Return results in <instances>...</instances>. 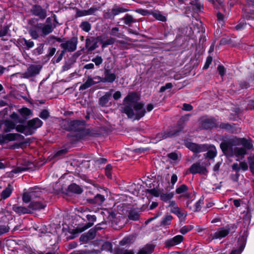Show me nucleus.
Segmentation results:
<instances>
[{"mask_svg":"<svg viewBox=\"0 0 254 254\" xmlns=\"http://www.w3.org/2000/svg\"><path fill=\"white\" fill-rule=\"evenodd\" d=\"M140 95L135 91L128 93L123 100L124 107H122V112L125 114L128 118L131 119L134 117V120L139 121L146 113L144 108V102H139Z\"/></svg>","mask_w":254,"mask_h":254,"instance_id":"f257e3e1","label":"nucleus"},{"mask_svg":"<svg viewBox=\"0 0 254 254\" xmlns=\"http://www.w3.org/2000/svg\"><path fill=\"white\" fill-rule=\"evenodd\" d=\"M85 122L83 120H65L64 123L63 128L66 131L77 132L75 136L79 139V136L82 134L85 128Z\"/></svg>","mask_w":254,"mask_h":254,"instance_id":"f03ea898","label":"nucleus"},{"mask_svg":"<svg viewBox=\"0 0 254 254\" xmlns=\"http://www.w3.org/2000/svg\"><path fill=\"white\" fill-rule=\"evenodd\" d=\"M18 111L19 115L15 112H13L10 115V117L12 120L19 124H25L27 120L30 118V116L32 115V111L27 107H22Z\"/></svg>","mask_w":254,"mask_h":254,"instance_id":"7ed1b4c3","label":"nucleus"},{"mask_svg":"<svg viewBox=\"0 0 254 254\" xmlns=\"http://www.w3.org/2000/svg\"><path fill=\"white\" fill-rule=\"evenodd\" d=\"M100 193H96L93 197H88L86 199V202L91 205H102L106 200V197H108V189L101 188L99 190Z\"/></svg>","mask_w":254,"mask_h":254,"instance_id":"20e7f679","label":"nucleus"},{"mask_svg":"<svg viewBox=\"0 0 254 254\" xmlns=\"http://www.w3.org/2000/svg\"><path fill=\"white\" fill-rule=\"evenodd\" d=\"M31 8L29 12L34 16L37 17L38 19L41 20H44L47 16V11L46 8L43 7L39 4L30 3Z\"/></svg>","mask_w":254,"mask_h":254,"instance_id":"39448f33","label":"nucleus"},{"mask_svg":"<svg viewBox=\"0 0 254 254\" xmlns=\"http://www.w3.org/2000/svg\"><path fill=\"white\" fill-rule=\"evenodd\" d=\"M26 134L31 135L35 133L37 128L41 127L43 122L38 118H35L31 120L26 121Z\"/></svg>","mask_w":254,"mask_h":254,"instance_id":"423d86ee","label":"nucleus"},{"mask_svg":"<svg viewBox=\"0 0 254 254\" xmlns=\"http://www.w3.org/2000/svg\"><path fill=\"white\" fill-rule=\"evenodd\" d=\"M184 145L190 150L195 153L205 152L208 149V145L207 144H198L189 141L188 139L184 140Z\"/></svg>","mask_w":254,"mask_h":254,"instance_id":"0eeeda50","label":"nucleus"},{"mask_svg":"<svg viewBox=\"0 0 254 254\" xmlns=\"http://www.w3.org/2000/svg\"><path fill=\"white\" fill-rule=\"evenodd\" d=\"M24 139V136L18 133H8L1 135V145L10 141H21Z\"/></svg>","mask_w":254,"mask_h":254,"instance_id":"6e6552de","label":"nucleus"},{"mask_svg":"<svg viewBox=\"0 0 254 254\" xmlns=\"http://www.w3.org/2000/svg\"><path fill=\"white\" fill-rule=\"evenodd\" d=\"M200 127L204 129L212 130L218 128V123L214 117H210L202 120L200 122Z\"/></svg>","mask_w":254,"mask_h":254,"instance_id":"1a4fd4ad","label":"nucleus"},{"mask_svg":"<svg viewBox=\"0 0 254 254\" xmlns=\"http://www.w3.org/2000/svg\"><path fill=\"white\" fill-rule=\"evenodd\" d=\"M78 43V39L77 37L73 36L71 37L69 40L63 43L60 45L62 48L69 52H73L75 51L77 48V44Z\"/></svg>","mask_w":254,"mask_h":254,"instance_id":"9d476101","label":"nucleus"},{"mask_svg":"<svg viewBox=\"0 0 254 254\" xmlns=\"http://www.w3.org/2000/svg\"><path fill=\"white\" fill-rule=\"evenodd\" d=\"M88 222L85 224L82 227H77L76 229L72 230V234H76L78 233H81L86 229L90 228L94 225V223L96 221V216L95 215L88 214L86 216Z\"/></svg>","mask_w":254,"mask_h":254,"instance_id":"9b49d317","label":"nucleus"},{"mask_svg":"<svg viewBox=\"0 0 254 254\" xmlns=\"http://www.w3.org/2000/svg\"><path fill=\"white\" fill-rule=\"evenodd\" d=\"M218 128L224 129L231 133H237L240 131L241 128L239 127V125L236 124H229L228 123L221 122L218 123Z\"/></svg>","mask_w":254,"mask_h":254,"instance_id":"f8f14e48","label":"nucleus"},{"mask_svg":"<svg viewBox=\"0 0 254 254\" xmlns=\"http://www.w3.org/2000/svg\"><path fill=\"white\" fill-rule=\"evenodd\" d=\"M179 131L176 128L168 129L157 133L156 137L161 140L167 138L176 137L179 135Z\"/></svg>","mask_w":254,"mask_h":254,"instance_id":"ddd939ff","label":"nucleus"},{"mask_svg":"<svg viewBox=\"0 0 254 254\" xmlns=\"http://www.w3.org/2000/svg\"><path fill=\"white\" fill-rule=\"evenodd\" d=\"M47 205L46 202L44 200H33L29 204L28 207L30 210V214H31L34 211H39L44 209L47 207Z\"/></svg>","mask_w":254,"mask_h":254,"instance_id":"4468645a","label":"nucleus"},{"mask_svg":"<svg viewBox=\"0 0 254 254\" xmlns=\"http://www.w3.org/2000/svg\"><path fill=\"white\" fill-rule=\"evenodd\" d=\"M220 147L226 156L228 157L234 156L233 147L229 140L221 142L220 144Z\"/></svg>","mask_w":254,"mask_h":254,"instance_id":"2eb2a0df","label":"nucleus"},{"mask_svg":"<svg viewBox=\"0 0 254 254\" xmlns=\"http://www.w3.org/2000/svg\"><path fill=\"white\" fill-rule=\"evenodd\" d=\"M190 173L192 174H199L205 175L207 173L206 168L200 165L199 162H196L192 164L189 169Z\"/></svg>","mask_w":254,"mask_h":254,"instance_id":"dca6fc26","label":"nucleus"},{"mask_svg":"<svg viewBox=\"0 0 254 254\" xmlns=\"http://www.w3.org/2000/svg\"><path fill=\"white\" fill-rule=\"evenodd\" d=\"M42 68L40 64H31L25 72L24 76L26 78L33 77L38 74Z\"/></svg>","mask_w":254,"mask_h":254,"instance_id":"f3484780","label":"nucleus"},{"mask_svg":"<svg viewBox=\"0 0 254 254\" xmlns=\"http://www.w3.org/2000/svg\"><path fill=\"white\" fill-rule=\"evenodd\" d=\"M191 116V114H187L182 116L178 121L176 124V129L179 132H181L185 127L187 122L189 121L190 118Z\"/></svg>","mask_w":254,"mask_h":254,"instance_id":"a211bd4d","label":"nucleus"},{"mask_svg":"<svg viewBox=\"0 0 254 254\" xmlns=\"http://www.w3.org/2000/svg\"><path fill=\"white\" fill-rule=\"evenodd\" d=\"M228 235V231L226 230L225 227H222L217 229L215 232L211 233L210 236L212 240H221Z\"/></svg>","mask_w":254,"mask_h":254,"instance_id":"6ab92c4d","label":"nucleus"},{"mask_svg":"<svg viewBox=\"0 0 254 254\" xmlns=\"http://www.w3.org/2000/svg\"><path fill=\"white\" fill-rule=\"evenodd\" d=\"M239 88L241 89H247L254 84V74L251 75L247 79L238 81Z\"/></svg>","mask_w":254,"mask_h":254,"instance_id":"aec40b11","label":"nucleus"},{"mask_svg":"<svg viewBox=\"0 0 254 254\" xmlns=\"http://www.w3.org/2000/svg\"><path fill=\"white\" fill-rule=\"evenodd\" d=\"M103 77L104 83H113L118 78L114 73H112L111 69H105Z\"/></svg>","mask_w":254,"mask_h":254,"instance_id":"412c9836","label":"nucleus"},{"mask_svg":"<svg viewBox=\"0 0 254 254\" xmlns=\"http://www.w3.org/2000/svg\"><path fill=\"white\" fill-rule=\"evenodd\" d=\"M4 125V128L3 131L5 133H7L11 131L15 128L16 123L14 120L11 121L10 120H1V125Z\"/></svg>","mask_w":254,"mask_h":254,"instance_id":"4be33fe9","label":"nucleus"},{"mask_svg":"<svg viewBox=\"0 0 254 254\" xmlns=\"http://www.w3.org/2000/svg\"><path fill=\"white\" fill-rule=\"evenodd\" d=\"M248 234V230L246 232H245L244 233V235H243L240 241L241 243L240 244L239 247L238 249L233 250L229 254H241L242 252L243 251L246 244V238H245V235L247 236Z\"/></svg>","mask_w":254,"mask_h":254,"instance_id":"5701e85b","label":"nucleus"},{"mask_svg":"<svg viewBox=\"0 0 254 254\" xmlns=\"http://www.w3.org/2000/svg\"><path fill=\"white\" fill-rule=\"evenodd\" d=\"M12 210L19 215L25 214H30V210L29 207H27L18 206L17 204H14L12 206Z\"/></svg>","mask_w":254,"mask_h":254,"instance_id":"b1692460","label":"nucleus"},{"mask_svg":"<svg viewBox=\"0 0 254 254\" xmlns=\"http://www.w3.org/2000/svg\"><path fill=\"white\" fill-rule=\"evenodd\" d=\"M13 191V187L10 183L1 192V200L8 198Z\"/></svg>","mask_w":254,"mask_h":254,"instance_id":"393cba45","label":"nucleus"},{"mask_svg":"<svg viewBox=\"0 0 254 254\" xmlns=\"http://www.w3.org/2000/svg\"><path fill=\"white\" fill-rule=\"evenodd\" d=\"M67 192L80 194L83 192V189L75 183H72L68 186L67 190Z\"/></svg>","mask_w":254,"mask_h":254,"instance_id":"a878e982","label":"nucleus"},{"mask_svg":"<svg viewBox=\"0 0 254 254\" xmlns=\"http://www.w3.org/2000/svg\"><path fill=\"white\" fill-rule=\"evenodd\" d=\"M155 247V245L147 244L139 250L137 254H151L154 252Z\"/></svg>","mask_w":254,"mask_h":254,"instance_id":"bb28decb","label":"nucleus"},{"mask_svg":"<svg viewBox=\"0 0 254 254\" xmlns=\"http://www.w3.org/2000/svg\"><path fill=\"white\" fill-rule=\"evenodd\" d=\"M112 91L113 90H111V91L106 92L103 96L99 98V104L101 107H105L106 106L112 96Z\"/></svg>","mask_w":254,"mask_h":254,"instance_id":"cd10ccee","label":"nucleus"},{"mask_svg":"<svg viewBox=\"0 0 254 254\" xmlns=\"http://www.w3.org/2000/svg\"><path fill=\"white\" fill-rule=\"evenodd\" d=\"M97 40L102 44L103 49L106 48L108 45H113L116 42V39L110 37L107 40H103L101 36H97Z\"/></svg>","mask_w":254,"mask_h":254,"instance_id":"c85d7f7f","label":"nucleus"},{"mask_svg":"<svg viewBox=\"0 0 254 254\" xmlns=\"http://www.w3.org/2000/svg\"><path fill=\"white\" fill-rule=\"evenodd\" d=\"M207 151V152L204 154L205 158L213 159L216 156L217 150L214 145H211L209 147L208 146V149Z\"/></svg>","mask_w":254,"mask_h":254,"instance_id":"c756f323","label":"nucleus"},{"mask_svg":"<svg viewBox=\"0 0 254 254\" xmlns=\"http://www.w3.org/2000/svg\"><path fill=\"white\" fill-rule=\"evenodd\" d=\"M94 85L93 79H92V77L91 76H88L85 82L80 86L79 90L81 91L86 90Z\"/></svg>","mask_w":254,"mask_h":254,"instance_id":"7c9ffc66","label":"nucleus"},{"mask_svg":"<svg viewBox=\"0 0 254 254\" xmlns=\"http://www.w3.org/2000/svg\"><path fill=\"white\" fill-rule=\"evenodd\" d=\"M241 145H243L244 148L246 150L253 149L254 145L251 139H247L246 138H242Z\"/></svg>","mask_w":254,"mask_h":254,"instance_id":"2f4dec72","label":"nucleus"},{"mask_svg":"<svg viewBox=\"0 0 254 254\" xmlns=\"http://www.w3.org/2000/svg\"><path fill=\"white\" fill-rule=\"evenodd\" d=\"M31 194H32V199L34 200L35 199L40 197L42 194V191L40 188L35 186L33 188H30Z\"/></svg>","mask_w":254,"mask_h":254,"instance_id":"473e14b6","label":"nucleus"},{"mask_svg":"<svg viewBox=\"0 0 254 254\" xmlns=\"http://www.w3.org/2000/svg\"><path fill=\"white\" fill-rule=\"evenodd\" d=\"M151 15L158 21L162 22H166L167 21L166 16L163 15L161 12L159 10H152Z\"/></svg>","mask_w":254,"mask_h":254,"instance_id":"72a5a7b5","label":"nucleus"},{"mask_svg":"<svg viewBox=\"0 0 254 254\" xmlns=\"http://www.w3.org/2000/svg\"><path fill=\"white\" fill-rule=\"evenodd\" d=\"M173 218V216L170 214H166L164 215L162 218V220L160 222V226H166L170 225Z\"/></svg>","mask_w":254,"mask_h":254,"instance_id":"f704fd0d","label":"nucleus"},{"mask_svg":"<svg viewBox=\"0 0 254 254\" xmlns=\"http://www.w3.org/2000/svg\"><path fill=\"white\" fill-rule=\"evenodd\" d=\"M56 25L53 26L52 24H43L42 32L44 35H47L52 33Z\"/></svg>","mask_w":254,"mask_h":254,"instance_id":"c9c22d12","label":"nucleus"},{"mask_svg":"<svg viewBox=\"0 0 254 254\" xmlns=\"http://www.w3.org/2000/svg\"><path fill=\"white\" fill-rule=\"evenodd\" d=\"M134 242V237L132 235H129L125 237L119 243L121 246H124L126 245L132 244Z\"/></svg>","mask_w":254,"mask_h":254,"instance_id":"e433bc0d","label":"nucleus"},{"mask_svg":"<svg viewBox=\"0 0 254 254\" xmlns=\"http://www.w3.org/2000/svg\"><path fill=\"white\" fill-rule=\"evenodd\" d=\"M251 209H250L249 206H247V212L244 214L243 217V225H245V226L247 224H249L251 222Z\"/></svg>","mask_w":254,"mask_h":254,"instance_id":"4c0bfd02","label":"nucleus"},{"mask_svg":"<svg viewBox=\"0 0 254 254\" xmlns=\"http://www.w3.org/2000/svg\"><path fill=\"white\" fill-rule=\"evenodd\" d=\"M109 34L112 36L117 37L119 38H123L124 35L119 32V28L117 27H113L109 31Z\"/></svg>","mask_w":254,"mask_h":254,"instance_id":"58836bf2","label":"nucleus"},{"mask_svg":"<svg viewBox=\"0 0 254 254\" xmlns=\"http://www.w3.org/2000/svg\"><path fill=\"white\" fill-rule=\"evenodd\" d=\"M234 155L238 157L241 156L244 158V155L247 153V150L243 147H235L233 149Z\"/></svg>","mask_w":254,"mask_h":254,"instance_id":"ea45409f","label":"nucleus"},{"mask_svg":"<svg viewBox=\"0 0 254 254\" xmlns=\"http://www.w3.org/2000/svg\"><path fill=\"white\" fill-rule=\"evenodd\" d=\"M38 47L32 51V54L34 56H38L43 54L44 51V43L37 44Z\"/></svg>","mask_w":254,"mask_h":254,"instance_id":"a19ab883","label":"nucleus"},{"mask_svg":"<svg viewBox=\"0 0 254 254\" xmlns=\"http://www.w3.org/2000/svg\"><path fill=\"white\" fill-rule=\"evenodd\" d=\"M123 20L124 21V23L128 26H130L132 23L137 22V20L134 19L131 15L127 14L123 18Z\"/></svg>","mask_w":254,"mask_h":254,"instance_id":"79ce46f5","label":"nucleus"},{"mask_svg":"<svg viewBox=\"0 0 254 254\" xmlns=\"http://www.w3.org/2000/svg\"><path fill=\"white\" fill-rule=\"evenodd\" d=\"M112 11L113 12V14H114V16H116L117 15H119L120 13H124L128 11L129 10L127 8L120 7L119 6L115 5L112 9Z\"/></svg>","mask_w":254,"mask_h":254,"instance_id":"37998d69","label":"nucleus"},{"mask_svg":"<svg viewBox=\"0 0 254 254\" xmlns=\"http://www.w3.org/2000/svg\"><path fill=\"white\" fill-rule=\"evenodd\" d=\"M15 129L18 132L23 133L25 136L29 135L26 134V130L27 129V127H26V124H20L17 125L16 124Z\"/></svg>","mask_w":254,"mask_h":254,"instance_id":"c03bdc74","label":"nucleus"},{"mask_svg":"<svg viewBox=\"0 0 254 254\" xmlns=\"http://www.w3.org/2000/svg\"><path fill=\"white\" fill-rule=\"evenodd\" d=\"M128 218L130 220L137 221L139 218V214L134 209L130 210L128 212Z\"/></svg>","mask_w":254,"mask_h":254,"instance_id":"a18cd8bd","label":"nucleus"},{"mask_svg":"<svg viewBox=\"0 0 254 254\" xmlns=\"http://www.w3.org/2000/svg\"><path fill=\"white\" fill-rule=\"evenodd\" d=\"M174 193L173 192H171L169 193H161L160 197V199L164 202H167L170 201L174 196Z\"/></svg>","mask_w":254,"mask_h":254,"instance_id":"49530a36","label":"nucleus"},{"mask_svg":"<svg viewBox=\"0 0 254 254\" xmlns=\"http://www.w3.org/2000/svg\"><path fill=\"white\" fill-rule=\"evenodd\" d=\"M32 194H31L30 190L28 191L24 192L22 196L23 202L25 203H30L33 200L32 199Z\"/></svg>","mask_w":254,"mask_h":254,"instance_id":"de8ad7c7","label":"nucleus"},{"mask_svg":"<svg viewBox=\"0 0 254 254\" xmlns=\"http://www.w3.org/2000/svg\"><path fill=\"white\" fill-rule=\"evenodd\" d=\"M101 249L102 251H105L112 253L113 251V244L109 241H106L104 242L101 246Z\"/></svg>","mask_w":254,"mask_h":254,"instance_id":"09e8293b","label":"nucleus"},{"mask_svg":"<svg viewBox=\"0 0 254 254\" xmlns=\"http://www.w3.org/2000/svg\"><path fill=\"white\" fill-rule=\"evenodd\" d=\"M97 134V133H95L93 131L89 129L84 128L83 131H82V134L79 136V139H83L86 136H96Z\"/></svg>","mask_w":254,"mask_h":254,"instance_id":"8fccbe9b","label":"nucleus"},{"mask_svg":"<svg viewBox=\"0 0 254 254\" xmlns=\"http://www.w3.org/2000/svg\"><path fill=\"white\" fill-rule=\"evenodd\" d=\"M170 212L176 215L180 219L182 217H186V214L181 212L180 208L178 206L171 208Z\"/></svg>","mask_w":254,"mask_h":254,"instance_id":"3c124183","label":"nucleus"},{"mask_svg":"<svg viewBox=\"0 0 254 254\" xmlns=\"http://www.w3.org/2000/svg\"><path fill=\"white\" fill-rule=\"evenodd\" d=\"M204 197L203 196L200 197L199 199L197 201L194 205V212H199L201 210V206L203 204Z\"/></svg>","mask_w":254,"mask_h":254,"instance_id":"603ef678","label":"nucleus"},{"mask_svg":"<svg viewBox=\"0 0 254 254\" xmlns=\"http://www.w3.org/2000/svg\"><path fill=\"white\" fill-rule=\"evenodd\" d=\"M79 27L81 28L82 30L86 32H89L91 29V24L87 21L82 22Z\"/></svg>","mask_w":254,"mask_h":254,"instance_id":"864d4df0","label":"nucleus"},{"mask_svg":"<svg viewBox=\"0 0 254 254\" xmlns=\"http://www.w3.org/2000/svg\"><path fill=\"white\" fill-rule=\"evenodd\" d=\"M247 26V23L245 19H240L238 24L235 26L234 28L237 31H241L244 29Z\"/></svg>","mask_w":254,"mask_h":254,"instance_id":"5fc2aeb1","label":"nucleus"},{"mask_svg":"<svg viewBox=\"0 0 254 254\" xmlns=\"http://www.w3.org/2000/svg\"><path fill=\"white\" fill-rule=\"evenodd\" d=\"M145 192L155 197H158L161 194L160 190L156 189L154 188L153 189H147L146 190Z\"/></svg>","mask_w":254,"mask_h":254,"instance_id":"6e6d98bb","label":"nucleus"},{"mask_svg":"<svg viewBox=\"0 0 254 254\" xmlns=\"http://www.w3.org/2000/svg\"><path fill=\"white\" fill-rule=\"evenodd\" d=\"M249 169L251 173L254 175V156H250L247 157Z\"/></svg>","mask_w":254,"mask_h":254,"instance_id":"4d7b16f0","label":"nucleus"},{"mask_svg":"<svg viewBox=\"0 0 254 254\" xmlns=\"http://www.w3.org/2000/svg\"><path fill=\"white\" fill-rule=\"evenodd\" d=\"M190 4L193 5L192 9L195 12H199L201 9H203V4L200 2L196 1L194 3V1H191L190 2Z\"/></svg>","mask_w":254,"mask_h":254,"instance_id":"13d9d810","label":"nucleus"},{"mask_svg":"<svg viewBox=\"0 0 254 254\" xmlns=\"http://www.w3.org/2000/svg\"><path fill=\"white\" fill-rule=\"evenodd\" d=\"M225 227L226 230L228 231V234L229 233H234L238 228V224L236 223L227 224Z\"/></svg>","mask_w":254,"mask_h":254,"instance_id":"bf43d9fd","label":"nucleus"},{"mask_svg":"<svg viewBox=\"0 0 254 254\" xmlns=\"http://www.w3.org/2000/svg\"><path fill=\"white\" fill-rule=\"evenodd\" d=\"M115 254H134V252L133 249H118L115 251Z\"/></svg>","mask_w":254,"mask_h":254,"instance_id":"052dcab7","label":"nucleus"},{"mask_svg":"<svg viewBox=\"0 0 254 254\" xmlns=\"http://www.w3.org/2000/svg\"><path fill=\"white\" fill-rule=\"evenodd\" d=\"M189 190L188 187L185 184H182L176 189V194H182L187 192Z\"/></svg>","mask_w":254,"mask_h":254,"instance_id":"680f3d73","label":"nucleus"},{"mask_svg":"<svg viewBox=\"0 0 254 254\" xmlns=\"http://www.w3.org/2000/svg\"><path fill=\"white\" fill-rule=\"evenodd\" d=\"M193 228L194 227L192 225H185L180 229V232L183 235H185L192 230Z\"/></svg>","mask_w":254,"mask_h":254,"instance_id":"e2e57ef3","label":"nucleus"},{"mask_svg":"<svg viewBox=\"0 0 254 254\" xmlns=\"http://www.w3.org/2000/svg\"><path fill=\"white\" fill-rule=\"evenodd\" d=\"M230 143L232 144V147L234 145H241L242 138H238L235 137L234 138L228 139Z\"/></svg>","mask_w":254,"mask_h":254,"instance_id":"0e129e2a","label":"nucleus"},{"mask_svg":"<svg viewBox=\"0 0 254 254\" xmlns=\"http://www.w3.org/2000/svg\"><path fill=\"white\" fill-rule=\"evenodd\" d=\"M89 15L87 10H80L77 8L76 10V13L75 15V17H82L84 16Z\"/></svg>","mask_w":254,"mask_h":254,"instance_id":"69168bd1","label":"nucleus"},{"mask_svg":"<svg viewBox=\"0 0 254 254\" xmlns=\"http://www.w3.org/2000/svg\"><path fill=\"white\" fill-rule=\"evenodd\" d=\"M152 10H149L142 8H139L136 10V12L143 16L151 15Z\"/></svg>","mask_w":254,"mask_h":254,"instance_id":"338daca9","label":"nucleus"},{"mask_svg":"<svg viewBox=\"0 0 254 254\" xmlns=\"http://www.w3.org/2000/svg\"><path fill=\"white\" fill-rule=\"evenodd\" d=\"M112 170V166L110 164H107L105 168V175L109 179L112 178V173H111Z\"/></svg>","mask_w":254,"mask_h":254,"instance_id":"774afa93","label":"nucleus"}]
</instances>
